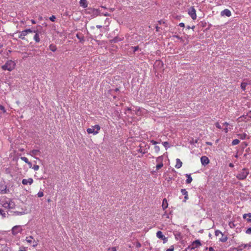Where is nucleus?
I'll return each mask as SVG.
<instances>
[{
	"instance_id": "obj_1",
	"label": "nucleus",
	"mask_w": 251,
	"mask_h": 251,
	"mask_svg": "<svg viewBox=\"0 0 251 251\" xmlns=\"http://www.w3.org/2000/svg\"><path fill=\"white\" fill-rule=\"evenodd\" d=\"M0 204L6 209H14L15 207V203L9 198L6 197H2L0 200Z\"/></svg>"
},
{
	"instance_id": "obj_2",
	"label": "nucleus",
	"mask_w": 251,
	"mask_h": 251,
	"mask_svg": "<svg viewBox=\"0 0 251 251\" xmlns=\"http://www.w3.org/2000/svg\"><path fill=\"white\" fill-rule=\"evenodd\" d=\"M249 174V170L248 169L244 168L237 175L236 177L239 180H244L246 178Z\"/></svg>"
},
{
	"instance_id": "obj_3",
	"label": "nucleus",
	"mask_w": 251,
	"mask_h": 251,
	"mask_svg": "<svg viewBox=\"0 0 251 251\" xmlns=\"http://www.w3.org/2000/svg\"><path fill=\"white\" fill-rule=\"evenodd\" d=\"M100 129V126L98 125H96L92 126L91 127L87 129V132L88 134H93V135H97L99 133Z\"/></svg>"
},
{
	"instance_id": "obj_4",
	"label": "nucleus",
	"mask_w": 251,
	"mask_h": 251,
	"mask_svg": "<svg viewBox=\"0 0 251 251\" xmlns=\"http://www.w3.org/2000/svg\"><path fill=\"white\" fill-rule=\"evenodd\" d=\"M215 235L219 237V241L221 242H226L227 240V237L221 231L216 230L215 231Z\"/></svg>"
},
{
	"instance_id": "obj_5",
	"label": "nucleus",
	"mask_w": 251,
	"mask_h": 251,
	"mask_svg": "<svg viewBox=\"0 0 251 251\" xmlns=\"http://www.w3.org/2000/svg\"><path fill=\"white\" fill-rule=\"evenodd\" d=\"M33 32V31L31 29H26L22 31L19 32V36L18 38L21 39L22 40L25 39V36H26L28 34Z\"/></svg>"
},
{
	"instance_id": "obj_6",
	"label": "nucleus",
	"mask_w": 251,
	"mask_h": 251,
	"mask_svg": "<svg viewBox=\"0 0 251 251\" xmlns=\"http://www.w3.org/2000/svg\"><path fill=\"white\" fill-rule=\"evenodd\" d=\"M188 13L193 20H196L197 18L196 11L194 7H191L188 9Z\"/></svg>"
},
{
	"instance_id": "obj_7",
	"label": "nucleus",
	"mask_w": 251,
	"mask_h": 251,
	"mask_svg": "<svg viewBox=\"0 0 251 251\" xmlns=\"http://www.w3.org/2000/svg\"><path fill=\"white\" fill-rule=\"evenodd\" d=\"M23 230L22 227L21 226H15L11 230L12 233L13 235H16L19 233H21Z\"/></svg>"
},
{
	"instance_id": "obj_8",
	"label": "nucleus",
	"mask_w": 251,
	"mask_h": 251,
	"mask_svg": "<svg viewBox=\"0 0 251 251\" xmlns=\"http://www.w3.org/2000/svg\"><path fill=\"white\" fill-rule=\"evenodd\" d=\"M15 64H5L2 66V68L3 70H8L11 71L15 68Z\"/></svg>"
},
{
	"instance_id": "obj_9",
	"label": "nucleus",
	"mask_w": 251,
	"mask_h": 251,
	"mask_svg": "<svg viewBox=\"0 0 251 251\" xmlns=\"http://www.w3.org/2000/svg\"><path fill=\"white\" fill-rule=\"evenodd\" d=\"M9 190L7 189V186L3 183H0V193L2 194H7Z\"/></svg>"
},
{
	"instance_id": "obj_10",
	"label": "nucleus",
	"mask_w": 251,
	"mask_h": 251,
	"mask_svg": "<svg viewBox=\"0 0 251 251\" xmlns=\"http://www.w3.org/2000/svg\"><path fill=\"white\" fill-rule=\"evenodd\" d=\"M33 183V179L32 178H28L27 179L24 178L22 181V183L24 185H31Z\"/></svg>"
},
{
	"instance_id": "obj_11",
	"label": "nucleus",
	"mask_w": 251,
	"mask_h": 251,
	"mask_svg": "<svg viewBox=\"0 0 251 251\" xmlns=\"http://www.w3.org/2000/svg\"><path fill=\"white\" fill-rule=\"evenodd\" d=\"M201 161L202 165L205 166L209 163V159L206 156H202L201 158Z\"/></svg>"
},
{
	"instance_id": "obj_12",
	"label": "nucleus",
	"mask_w": 251,
	"mask_h": 251,
	"mask_svg": "<svg viewBox=\"0 0 251 251\" xmlns=\"http://www.w3.org/2000/svg\"><path fill=\"white\" fill-rule=\"evenodd\" d=\"M41 154V152L39 150H33L31 151L28 154L35 157V156L40 155Z\"/></svg>"
},
{
	"instance_id": "obj_13",
	"label": "nucleus",
	"mask_w": 251,
	"mask_h": 251,
	"mask_svg": "<svg viewBox=\"0 0 251 251\" xmlns=\"http://www.w3.org/2000/svg\"><path fill=\"white\" fill-rule=\"evenodd\" d=\"M237 137L241 140H245L246 139H249L250 136H248L246 133H239L237 134Z\"/></svg>"
},
{
	"instance_id": "obj_14",
	"label": "nucleus",
	"mask_w": 251,
	"mask_h": 251,
	"mask_svg": "<svg viewBox=\"0 0 251 251\" xmlns=\"http://www.w3.org/2000/svg\"><path fill=\"white\" fill-rule=\"evenodd\" d=\"M26 241L28 244H31L33 242H35V244L33 245V247H35L37 245L36 242H35V240L33 239L32 236H29L26 237Z\"/></svg>"
},
{
	"instance_id": "obj_15",
	"label": "nucleus",
	"mask_w": 251,
	"mask_h": 251,
	"mask_svg": "<svg viewBox=\"0 0 251 251\" xmlns=\"http://www.w3.org/2000/svg\"><path fill=\"white\" fill-rule=\"evenodd\" d=\"M79 5L84 8H87L88 7L87 0H80Z\"/></svg>"
},
{
	"instance_id": "obj_16",
	"label": "nucleus",
	"mask_w": 251,
	"mask_h": 251,
	"mask_svg": "<svg viewBox=\"0 0 251 251\" xmlns=\"http://www.w3.org/2000/svg\"><path fill=\"white\" fill-rule=\"evenodd\" d=\"M221 15H226L227 17H229L231 15V13L229 10L226 9L221 12Z\"/></svg>"
},
{
	"instance_id": "obj_17",
	"label": "nucleus",
	"mask_w": 251,
	"mask_h": 251,
	"mask_svg": "<svg viewBox=\"0 0 251 251\" xmlns=\"http://www.w3.org/2000/svg\"><path fill=\"white\" fill-rule=\"evenodd\" d=\"M246 248H247V244H242L237 246L235 248V250L237 251H242V250H243L244 249H245Z\"/></svg>"
},
{
	"instance_id": "obj_18",
	"label": "nucleus",
	"mask_w": 251,
	"mask_h": 251,
	"mask_svg": "<svg viewBox=\"0 0 251 251\" xmlns=\"http://www.w3.org/2000/svg\"><path fill=\"white\" fill-rule=\"evenodd\" d=\"M156 236L157 238L161 239L163 240H166V238L165 236L163 234L162 232L161 231H158L156 233Z\"/></svg>"
},
{
	"instance_id": "obj_19",
	"label": "nucleus",
	"mask_w": 251,
	"mask_h": 251,
	"mask_svg": "<svg viewBox=\"0 0 251 251\" xmlns=\"http://www.w3.org/2000/svg\"><path fill=\"white\" fill-rule=\"evenodd\" d=\"M244 219H247L248 222H251V213L244 214L243 216Z\"/></svg>"
},
{
	"instance_id": "obj_20",
	"label": "nucleus",
	"mask_w": 251,
	"mask_h": 251,
	"mask_svg": "<svg viewBox=\"0 0 251 251\" xmlns=\"http://www.w3.org/2000/svg\"><path fill=\"white\" fill-rule=\"evenodd\" d=\"M201 244L200 241L199 240H197L194 241L192 243V246H193V248L194 249V248H197L199 246H201Z\"/></svg>"
},
{
	"instance_id": "obj_21",
	"label": "nucleus",
	"mask_w": 251,
	"mask_h": 251,
	"mask_svg": "<svg viewBox=\"0 0 251 251\" xmlns=\"http://www.w3.org/2000/svg\"><path fill=\"white\" fill-rule=\"evenodd\" d=\"M182 163L181 160L177 158L176 159V164L175 165V167L176 168L179 169L182 166Z\"/></svg>"
},
{
	"instance_id": "obj_22",
	"label": "nucleus",
	"mask_w": 251,
	"mask_h": 251,
	"mask_svg": "<svg viewBox=\"0 0 251 251\" xmlns=\"http://www.w3.org/2000/svg\"><path fill=\"white\" fill-rule=\"evenodd\" d=\"M168 204L166 199H164L162 201V207L163 210H165L168 207Z\"/></svg>"
},
{
	"instance_id": "obj_23",
	"label": "nucleus",
	"mask_w": 251,
	"mask_h": 251,
	"mask_svg": "<svg viewBox=\"0 0 251 251\" xmlns=\"http://www.w3.org/2000/svg\"><path fill=\"white\" fill-rule=\"evenodd\" d=\"M34 32L36 33L35 35L34 36V40L36 42L39 43L40 41V38L39 37V35L35 31H34Z\"/></svg>"
},
{
	"instance_id": "obj_24",
	"label": "nucleus",
	"mask_w": 251,
	"mask_h": 251,
	"mask_svg": "<svg viewBox=\"0 0 251 251\" xmlns=\"http://www.w3.org/2000/svg\"><path fill=\"white\" fill-rule=\"evenodd\" d=\"M181 192L182 195L185 196V197H184L185 199L187 200L188 199V192L186 191V190L185 189H182L181 190Z\"/></svg>"
},
{
	"instance_id": "obj_25",
	"label": "nucleus",
	"mask_w": 251,
	"mask_h": 251,
	"mask_svg": "<svg viewBox=\"0 0 251 251\" xmlns=\"http://www.w3.org/2000/svg\"><path fill=\"white\" fill-rule=\"evenodd\" d=\"M186 176L187 177V178L186 180V183L189 184V183H191V182L193 180V179L191 176V175L190 174H186Z\"/></svg>"
},
{
	"instance_id": "obj_26",
	"label": "nucleus",
	"mask_w": 251,
	"mask_h": 251,
	"mask_svg": "<svg viewBox=\"0 0 251 251\" xmlns=\"http://www.w3.org/2000/svg\"><path fill=\"white\" fill-rule=\"evenodd\" d=\"M50 50L52 51H55L56 50L57 48L56 45L54 44H50L49 46Z\"/></svg>"
},
{
	"instance_id": "obj_27",
	"label": "nucleus",
	"mask_w": 251,
	"mask_h": 251,
	"mask_svg": "<svg viewBox=\"0 0 251 251\" xmlns=\"http://www.w3.org/2000/svg\"><path fill=\"white\" fill-rule=\"evenodd\" d=\"M247 116H241L239 118H238L237 119L238 122H240L241 121H245V122H247L248 120H246Z\"/></svg>"
},
{
	"instance_id": "obj_28",
	"label": "nucleus",
	"mask_w": 251,
	"mask_h": 251,
	"mask_svg": "<svg viewBox=\"0 0 251 251\" xmlns=\"http://www.w3.org/2000/svg\"><path fill=\"white\" fill-rule=\"evenodd\" d=\"M163 166V162L159 163L156 165V171H158Z\"/></svg>"
},
{
	"instance_id": "obj_29",
	"label": "nucleus",
	"mask_w": 251,
	"mask_h": 251,
	"mask_svg": "<svg viewBox=\"0 0 251 251\" xmlns=\"http://www.w3.org/2000/svg\"><path fill=\"white\" fill-rule=\"evenodd\" d=\"M239 143H240V140L237 139H236L233 140L232 141L231 144H232V146H235L236 145H238Z\"/></svg>"
},
{
	"instance_id": "obj_30",
	"label": "nucleus",
	"mask_w": 251,
	"mask_h": 251,
	"mask_svg": "<svg viewBox=\"0 0 251 251\" xmlns=\"http://www.w3.org/2000/svg\"><path fill=\"white\" fill-rule=\"evenodd\" d=\"M163 159V156H160L157 157V158L156 159V161L158 164L159 163L162 162Z\"/></svg>"
},
{
	"instance_id": "obj_31",
	"label": "nucleus",
	"mask_w": 251,
	"mask_h": 251,
	"mask_svg": "<svg viewBox=\"0 0 251 251\" xmlns=\"http://www.w3.org/2000/svg\"><path fill=\"white\" fill-rule=\"evenodd\" d=\"M0 215H1L3 218H5L7 214L2 209L0 208Z\"/></svg>"
},
{
	"instance_id": "obj_32",
	"label": "nucleus",
	"mask_w": 251,
	"mask_h": 251,
	"mask_svg": "<svg viewBox=\"0 0 251 251\" xmlns=\"http://www.w3.org/2000/svg\"><path fill=\"white\" fill-rule=\"evenodd\" d=\"M247 85V83L246 82H242L241 84V87L242 89L244 91L246 90V87Z\"/></svg>"
},
{
	"instance_id": "obj_33",
	"label": "nucleus",
	"mask_w": 251,
	"mask_h": 251,
	"mask_svg": "<svg viewBox=\"0 0 251 251\" xmlns=\"http://www.w3.org/2000/svg\"><path fill=\"white\" fill-rule=\"evenodd\" d=\"M154 150L156 153H158L160 151V147L158 146L155 145L154 147Z\"/></svg>"
},
{
	"instance_id": "obj_34",
	"label": "nucleus",
	"mask_w": 251,
	"mask_h": 251,
	"mask_svg": "<svg viewBox=\"0 0 251 251\" xmlns=\"http://www.w3.org/2000/svg\"><path fill=\"white\" fill-rule=\"evenodd\" d=\"M174 38H176L180 40L181 42H183L184 41L183 39L177 35H175L173 36Z\"/></svg>"
},
{
	"instance_id": "obj_35",
	"label": "nucleus",
	"mask_w": 251,
	"mask_h": 251,
	"mask_svg": "<svg viewBox=\"0 0 251 251\" xmlns=\"http://www.w3.org/2000/svg\"><path fill=\"white\" fill-rule=\"evenodd\" d=\"M21 159L23 161H24L25 163H28V159L27 158L25 157H21Z\"/></svg>"
},
{
	"instance_id": "obj_36",
	"label": "nucleus",
	"mask_w": 251,
	"mask_h": 251,
	"mask_svg": "<svg viewBox=\"0 0 251 251\" xmlns=\"http://www.w3.org/2000/svg\"><path fill=\"white\" fill-rule=\"evenodd\" d=\"M162 144L166 149L169 147V143L168 142H164L162 143Z\"/></svg>"
},
{
	"instance_id": "obj_37",
	"label": "nucleus",
	"mask_w": 251,
	"mask_h": 251,
	"mask_svg": "<svg viewBox=\"0 0 251 251\" xmlns=\"http://www.w3.org/2000/svg\"><path fill=\"white\" fill-rule=\"evenodd\" d=\"M32 169L35 171H38L39 169V166L37 165H34L32 167Z\"/></svg>"
},
{
	"instance_id": "obj_38",
	"label": "nucleus",
	"mask_w": 251,
	"mask_h": 251,
	"mask_svg": "<svg viewBox=\"0 0 251 251\" xmlns=\"http://www.w3.org/2000/svg\"><path fill=\"white\" fill-rule=\"evenodd\" d=\"M37 195H38V197H40V198L44 196V193L42 191H39Z\"/></svg>"
},
{
	"instance_id": "obj_39",
	"label": "nucleus",
	"mask_w": 251,
	"mask_h": 251,
	"mask_svg": "<svg viewBox=\"0 0 251 251\" xmlns=\"http://www.w3.org/2000/svg\"><path fill=\"white\" fill-rule=\"evenodd\" d=\"M138 152L145 154L147 151L145 150H143L141 147L140 146V148L138 150Z\"/></svg>"
},
{
	"instance_id": "obj_40",
	"label": "nucleus",
	"mask_w": 251,
	"mask_h": 251,
	"mask_svg": "<svg viewBox=\"0 0 251 251\" xmlns=\"http://www.w3.org/2000/svg\"><path fill=\"white\" fill-rule=\"evenodd\" d=\"M131 48H132V49H133V51L134 52L139 50V47L138 46L131 47Z\"/></svg>"
},
{
	"instance_id": "obj_41",
	"label": "nucleus",
	"mask_w": 251,
	"mask_h": 251,
	"mask_svg": "<svg viewBox=\"0 0 251 251\" xmlns=\"http://www.w3.org/2000/svg\"><path fill=\"white\" fill-rule=\"evenodd\" d=\"M49 19H50V20L51 21H52V22H54V21H55V19H56V17H55V16L52 15V16H51V17H50L49 18Z\"/></svg>"
},
{
	"instance_id": "obj_42",
	"label": "nucleus",
	"mask_w": 251,
	"mask_h": 251,
	"mask_svg": "<svg viewBox=\"0 0 251 251\" xmlns=\"http://www.w3.org/2000/svg\"><path fill=\"white\" fill-rule=\"evenodd\" d=\"M150 142L152 144V145H156V144H159V142H157V141H155L153 140H151L150 141Z\"/></svg>"
},
{
	"instance_id": "obj_43",
	"label": "nucleus",
	"mask_w": 251,
	"mask_h": 251,
	"mask_svg": "<svg viewBox=\"0 0 251 251\" xmlns=\"http://www.w3.org/2000/svg\"><path fill=\"white\" fill-rule=\"evenodd\" d=\"M109 250H111V251H117V248L116 247H113L111 248H109Z\"/></svg>"
},
{
	"instance_id": "obj_44",
	"label": "nucleus",
	"mask_w": 251,
	"mask_h": 251,
	"mask_svg": "<svg viewBox=\"0 0 251 251\" xmlns=\"http://www.w3.org/2000/svg\"><path fill=\"white\" fill-rule=\"evenodd\" d=\"M246 233L248 234H251V227L248 228L246 230Z\"/></svg>"
},
{
	"instance_id": "obj_45",
	"label": "nucleus",
	"mask_w": 251,
	"mask_h": 251,
	"mask_svg": "<svg viewBox=\"0 0 251 251\" xmlns=\"http://www.w3.org/2000/svg\"><path fill=\"white\" fill-rule=\"evenodd\" d=\"M215 126H216L217 128H218L219 129H222V127H221V126H220V125L219 124V123H216L215 124Z\"/></svg>"
},
{
	"instance_id": "obj_46",
	"label": "nucleus",
	"mask_w": 251,
	"mask_h": 251,
	"mask_svg": "<svg viewBox=\"0 0 251 251\" xmlns=\"http://www.w3.org/2000/svg\"><path fill=\"white\" fill-rule=\"evenodd\" d=\"M0 110H2L3 111V113L5 112L4 107L2 105H0Z\"/></svg>"
},
{
	"instance_id": "obj_47",
	"label": "nucleus",
	"mask_w": 251,
	"mask_h": 251,
	"mask_svg": "<svg viewBox=\"0 0 251 251\" xmlns=\"http://www.w3.org/2000/svg\"><path fill=\"white\" fill-rule=\"evenodd\" d=\"M141 247V244H140V243H139V242H137L136 243V248H140Z\"/></svg>"
},
{
	"instance_id": "obj_48",
	"label": "nucleus",
	"mask_w": 251,
	"mask_h": 251,
	"mask_svg": "<svg viewBox=\"0 0 251 251\" xmlns=\"http://www.w3.org/2000/svg\"><path fill=\"white\" fill-rule=\"evenodd\" d=\"M26 248L25 247H21L20 248L19 251H26Z\"/></svg>"
},
{
	"instance_id": "obj_49",
	"label": "nucleus",
	"mask_w": 251,
	"mask_h": 251,
	"mask_svg": "<svg viewBox=\"0 0 251 251\" xmlns=\"http://www.w3.org/2000/svg\"><path fill=\"white\" fill-rule=\"evenodd\" d=\"M26 164H27L29 168H32V165L31 162L28 161V163H27Z\"/></svg>"
},
{
	"instance_id": "obj_50",
	"label": "nucleus",
	"mask_w": 251,
	"mask_h": 251,
	"mask_svg": "<svg viewBox=\"0 0 251 251\" xmlns=\"http://www.w3.org/2000/svg\"><path fill=\"white\" fill-rule=\"evenodd\" d=\"M242 145L244 146V147H247L248 146V144L246 142H243L242 143Z\"/></svg>"
},
{
	"instance_id": "obj_51",
	"label": "nucleus",
	"mask_w": 251,
	"mask_h": 251,
	"mask_svg": "<svg viewBox=\"0 0 251 251\" xmlns=\"http://www.w3.org/2000/svg\"><path fill=\"white\" fill-rule=\"evenodd\" d=\"M166 251H174V248L172 246L170 248L168 249Z\"/></svg>"
},
{
	"instance_id": "obj_52",
	"label": "nucleus",
	"mask_w": 251,
	"mask_h": 251,
	"mask_svg": "<svg viewBox=\"0 0 251 251\" xmlns=\"http://www.w3.org/2000/svg\"><path fill=\"white\" fill-rule=\"evenodd\" d=\"M179 26H180V27H184L185 26V25L183 23H180L179 24Z\"/></svg>"
},
{
	"instance_id": "obj_53",
	"label": "nucleus",
	"mask_w": 251,
	"mask_h": 251,
	"mask_svg": "<svg viewBox=\"0 0 251 251\" xmlns=\"http://www.w3.org/2000/svg\"><path fill=\"white\" fill-rule=\"evenodd\" d=\"M160 64H157V65H159ZM157 64H154V69L155 70V72H156V68H157Z\"/></svg>"
},
{
	"instance_id": "obj_54",
	"label": "nucleus",
	"mask_w": 251,
	"mask_h": 251,
	"mask_svg": "<svg viewBox=\"0 0 251 251\" xmlns=\"http://www.w3.org/2000/svg\"><path fill=\"white\" fill-rule=\"evenodd\" d=\"M206 144L207 145H209V146H212V143L210 142H206Z\"/></svg>"
},
{
	"instance_id": "obj_55",
	"label": "nucleus",
	"mask_w": 251,
	"mask_h": 251,
	"mask_svg": "<svg viewBox=\"0 0 251 251\" xmlns=\"http://www.w3.org/2000/svg\"><path fill=\"white\" fill-rule=\"evenodd\" d=\"M209 251H214V250L213 249V248L212 247H210L209 248Z\"/></svg>"
},
{
	"instance_id": "obj_56",
	"label": "nucleus",
	"mask_w": 251,
	"mask_h": 251,
	"mask_svg": "<svg viewBox=\"0 0 251 251\" xmlns=\"http://www.w3.org/2000/svg\"><path fill=\"white\" fill-rule=\"evenodd\" d=\"M247 247H251V242L249 243V244H246Z\"/></svg>"
},
{
	"instance_id": "obj_57",
	"label": "nucleus",
	"mask_w": 251,
	"mask_h": 251,
	"mask_svg": "<svg viewBox=\"0 0 251 251\" xmlns=\"http://www.w3.org/2000/svg\"><path fill=\"white\" fill-rule=\"evenodd\" d=\"M31 23H32V24H36V22H35V20H31Z\"/></svg>"
},
{
	"instance_id": "obj_58",
	"label": "nucleus",
	"mask_w": 251,
	"mask_h": 251,
	"mask_svg": "<svg viewBox=\"0 0 251 251\" xmlns=\"http://www.w3.org/2000/svg\"><path fill=\"white\" fill-rule=\"evenodd\" d=\"M224 130H225V132H226V133H227V132H228V128H227V127L225 128L224 129Z\"/></svg>"
},
{
	"instance_id": "obj_59",
	"label": "nucleus",
	"mask_w": 251,
	"mask_h": 251,
	"mask_svg": "<svg viewBox=\"0 0 251 251\" xmlns=\"http://www.w3.org/2000/svg\"><path fill=\"white\" fill-rule=\"evenodd\" d=\"M223 125L227 126L228 125V123H227V122H225L223 124Z\"/></svg>"
},
{
	"instance_id": "obj_60",
	"label": "nucleus",
	"mask_w": 251,
	"mask_h": 251,
	"mask_svg": "<svg viewBox=\"0 0 251 251\" xmlns=\"http://www.w3.org/2000/svg\"><path fill=\"white\" fill-rule=\"evenodd\" d=\"M96 27L98 28H100L102 27L101 25H96Z\"/></svg>"
},
{
	"instance_id": "obj_61",
	"label": "nucleus",
	"mask_w": 251,
	"mask_h": 251,
	"mask_svg": "<svg viewBox=\"0 0 251 251\" xmlns=\"http://www.w3.org/2000/svg\"><path fill=\"white\" fill-rule=\"evenodd\" d=\"M103 15L105 16H109V14L108 13H104Z\"/></svg>"
},
{
	"instance_id": "obj_62",
	"label": "nucleus",
	"mask_w": 251,
	"mask_h": 251,
	"mask_svg": "<svg viewBox=\"0 0 251 251\" xmlns=\"http://www.w3.org/2000/svg\"><path fill=\"white\" fill-rule=\"evenodd\" d=\"M158 29H159L158 26H156V31H158Z\"/></svg>"
},
{
	"instance_id": "obj_63",
	"label": "nucleus",
	"mask_w": 251,
	"mask_h": 251,
	"mask_svg": "<svg viewBox=\"0 0 251 251\" xmlns=\"http://www.w3.org/2000/svg\"><path fill=\"white\" fill-rule=\"evenodd\" d=\"M229 166H230V167H233V164H232V163H230V164H229Z\"/></svg>"
},
{
	"instance_id": "obj_64",
	"label": "nucleus",
	"mask_w": 251,
	"mask_h": 251,
	"mask_svg": "<svg viewBox=\"0 0 251 251\" xmlns=\"http://www.w3.org/2000/svg\"><path fill=\"white\" fill-rule=\"evenodd\" d=\"M195 26L193 25L192 27H191L192 29H194L195 28Z\"/></svg>"
}]
</instances>
